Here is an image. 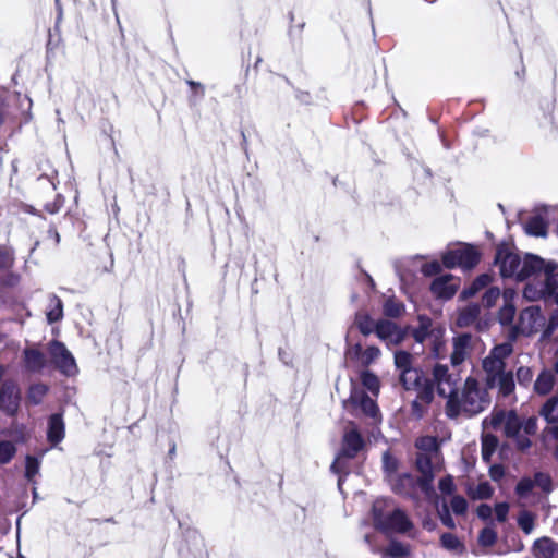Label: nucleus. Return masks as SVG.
Instances as JSON below:
<instances>
[{"label": "nucleus", "mask_w": 558, "mask_h": 558, "mask_svg": "<svg viewBox=\"0 0 558 558\" xmlns=\"http://www.w3.org/2000/svg\"><path fill=\"white\" fill-rule=\"evenodd\" d=\"M440 345H441L440 343H435V345H434V350L433 351H434V355L436 357L440 356Z\"/></svg>", "instance_id": "69168bd1"}, {"label": "nucleus", "mask_w": 558, "mask_h": 558, "mask_svg": "<svg viewBox=\"0 0 558 558\" xmlns=\"http://www.w3.org/2000/svg\"><path fill=\"white\" fill-rule=\"evenodd\" d=\"M41 460L33 456L25 458V477L28 482L35 483V477L39 474Z\"/></svg>", "instance_id": "f704fd0d"}, {"label": "nucleus", "mask_w": 558, "mask_h": 558, "mask_svg": "<svg viewBox=\"0 0 558 558\" xmlns=\"http://www.w3.org/2000/svg\"><path fill=\"white\" fill-rule=\"evenodd\" d=\"M16 448L11 441H0V463H8L15 454Z\"/></svg>", "instance_id": "37998d69"}, {"label": "nucleus", "mask_w": 558, "mask_h": 558, "mask_svg": "<svg viewBox=\"0 0 558 558\" xmlns=\"http://www.w3.org/2000/svg\"><path fill=\"white\" fill-rule=\"evenodd\" d=\"M390 483L396 493L410 495L415 487L416 481L411 474L404 473L390 478Z\"/></svg>", "instance_id": "bb28decb"}, {"label": "nucleus", "mask_w": 558, "mask_h": 558, "mask_svg": "<svg viewBox=\"0 0 558 558\" xmlns=\"http://www.w3.org/2000/svg\"><path fill=\"white\" fill-rule=\"evenodd\" d=\"M418 452L439 456L437 439L433 436H424L416 440Z\"/></svg>", "instance_id": "72a5a7b5"}, {"label": "nucleus", "mask_w": 558, "mask_h": 558, "mask_svg": "<svg viewBox=\"0 0 558 558\" xmlns=\"http://www.w3.org/2000/svg\"><path fill=\"white\" fill-rule=\"evenodd\" d=\"M421 271L426 277H432L441 271V265L437 260L426 263L422 266Z\"/></svg>", "instance_id": "5fc2aeb1"}, {"label": "nucleus", "mask_w": 558, "mask_h": 558, "mask_svg": "<svg viewBox=\"0 0 558 558\" xmlns=\"http://www.w3.org/2000/svg\"><path fill=\"white\" fill-rule=\"evenodd\" d=\"M501 292L497 287L489 288L484 295L482 296V303L485 307L490 308L496 305L497 301L500 299Z\"/></svg>", "instance_id": "79ce46f5"}, {"label": "nucleus", "mask_w": 558, "mask_h": 558, "mask_svg": "<svg viewBox=\"0 0 558 558\" xmlns=\"http://www.w3.org/2000/svg\"><path fill=\"white\" fill-rule=\"evenodd\" d=\"M539 414L549 424L558 423V396L550 397L539 410Z\"/></svg>", "instance_id": "c756f323"}, {"label": "nucleus", "mask_w": 558, "mask_h": 558, "mask_svg": "<svg viewBox=\"0 0 558 558\" xmlns=\"http://www.w3.org/2000/svg\"><path fill=\"white\" fill-rule=\"evenodd\" d=\"M450 508L452 509L453 513L462 515L468 510V502L464 497L454 495L450 501Z\"/></svg>", "instance_id": "8fccbe9b"}, {"label": "nucleus", "mask_w": 558, "mask_h": 558, "mask_svg": "<svg viewBox=\"0 0 558 558\" xmlns=\"http://www.w3.org/2000/svg\"><path fill=\"white\" fill-rule=\"evenodd\" d=\"M13 263V255L11 251L0 245V269H7L9 268Z\"/></svg>", "instance_id": "6e6d98bb"}, {"label": "nucleus", "mask_w": 558, "mask_h": 558, "mask_svg": "<svg viewBox=\"0 0 558 558\" xmlns=\"http://www.w3.org/2000/svg\"><path fill=\"white\" fill-rule=\"evenodd\" d=\"M473 351V337L470 333H461L452 339V352L450 361L457 367L466 361Z\"/></svg>", "instance_id": "2eb2a0df"}, {"label": "nucleus", "mask_w": 558, "mask_h": 558, "mask_svg": "<svg viewBox=\"0 0 558 558\" xmlns=\"http://www.w3.org/2000/svg\"><path fill=\"white\" fill-rule=\"evenodd\" d=\"M365 447V440L353 423H350L342 436L341 451L331 465L333 472H339L343 458H354Z\"/></svg>", "instance_id": "0eeeda50"}, {"label": "nucleus", "mask_w": 558, "mask_h": 558, "mask_svg": "<svg viewBox=\"0 0 558 558\" xmlns=\"http://www.w3.org/2000/svg\"><path fill=\"white\" fill-rule=\"evenodd\" d=\"M377 337L387 345H397L405 337V332L390 320H378L375 326Z\"/></svg>", "instance_id": "f3484780"}, {"label": "nucleus", "mask_w": 558, "mask_h": 558, "mask_svg": "<svg viewBox=\"0 0 558 558\" xmlns=\"http://www.w3.org/2000/svg\"><path fill=\"white\" fill-rule=\"evenodd\" d=\"M485 429H501L507 438L513 440L515 448L526 451L532 446L530 439L537 430V418L534 416L521 420L515 411L494 410L483 420Z\"/></svg>", "instance_id": "f257e3e1"}, {"label": "nucleus", "mask_w": 558, "mask_h": 558, "mask_svg": "<svg viewBox=\"0 0 558 558\" xmlns=\"http://www.w3.org/2000/svg\"><path fill=\"white\" fill-rule=\"evenodd\" d=\"M403 312V305L393 299H388L384 304V313L389 317H398Z\"/></svg>", "instance_id": "de8ad7c7"}, {"label": "nucleus", "mask_w": 558, "mask_h": 558, "mask_svg": "<svg viewBox=\"0 0 558 558\" xmlns=\"http://www.w3.org/2000/svg\"><path fill=\"white\" fill-rule=\"evenodd\" d=\"M439 456L418 452L416 456V468L421 472L420 486L423 492L428 493L432 489L434 480V465Z\"/></svg>", "instance_id": "4468645a"}, {"label": "nucleus", "mask_w": 558, "mask_h": 558, "mask_svg": "<svg viewBox=\"0 0 558 558\" xmlns=\"http://www.w3.org/2000/svg\"><path fill=\"white\" fill-rule=\"evenodd\" d=\"M495 265L499 268L501 277L529 282L533 271L539 269L541 257L533 254L521 256L508 246H499L495 255Z\"/></svg>", "instance_id": "20e7f679"}, {"label": "nucleus", "mask_w": 558, "mask_h": 558, "mask_svg": "<svg viewBox=\"0 0 558 558\" xmlns=\"http://www.w3.org/2000/svg\"><path fill=\"white\" fill-rule=\"evenodd\" d=\"M468 494L472 499H488L494 494V488L488 482H481L475 486H470Z\"/></svg>", "instance_id": "473e14b6"}, {"label": "nucleus", "mask_w": 558, "mask_h": 558, "mask_svg": "<svg viewBox=\"0 0 558 558\" xmlns=\"http://www.w3.org/2000/svg\"><path fill=\"white\" fill-rule=\"evenodd\" d=\"M546 325V318L537 305L529 306L521 311L519 320L509 333V341H514L519 333L531 336L536 333L541 327Z\"/></svg>", "instance_id": "423d86ee"}, {"label": "nucleus", "mask_w": 558, "mask_h": 558, "mask_svg": "<svg viewBox=\"0 0 558 558\" xmlns=\"http://www.w3.org/2000/svg\"><path fill=\"white\" fill-rule=\"evenodd\" d=\"M498 447V439L493 434H484L482 436V459L485 462H489L492 456L495 453Z\"/></svg>", "instance_id": "2f4dec72"}, {"label": "nucleus", "mask_w": 558, "mask_h": 558, "mask_svg": "<svg viewBox=\"0 0 558 558\" xmlns=\"http://www.w3.org/2000/svg\"><path fill=\"white\" fill-rule=\"evenodd\" d=\"M505 475V469L500 464H494L489 468V476L493 481H500Z\"/></svg>", "instance_id": "052dcab7"}, {"label": "nucleus", "mask_w": 558, "mask_h": 558, "mask_svg": "<svg viewBox=\"0 0 558 558\" xmlns=\"http://www.w3.org/2000/svg\"><path fill=\"white\" fill-rule=\"evenodd\" d=\"M24 364L29 372H40L46 365V357L37 349H25L24 352Z\"/></svg>", "instance_id": "a878e982"}, {"label": "nucleus", "mask_w": 558, "mask_h": 558, "mask_svg": "<svg viewBox=\"0 0 558 558\" xmlns=\"http://www.w3.org/2000/svg\"><path fill=\"white\" fill-rule=\"evenodd\" d=\"M48 391V387L44 384H35L28 390V400L34 404H39Z\"/></svg>", "instance_id": "ea45409f"}, {"label": "nucleus", "mask_w": 558, "mask_h": 558, "mask_svg": "<svg viewBox=\"0 0 558 558\" xmlns=\"http://www.w3.org/2000/svg\"><path fill=\"white\" fill-rule=\"evenodd\" d=\"M392 508V504L386 498H377L373 502L372 514L376 529L380 530V523L386 521V518L391 512Z\"/></svg>", "instance_id": "b1692460"}, {"label": "nucleus", "mask_w": 558, "mask_h": 558, "mask_svg": "<svg viewBox=\"0 0 558 558\" xmlns=\"http://www.w3.org/2000/svg\"><path fill=\"white\" fill-rule=\"evenodd\" d=\"M514 298H515V293L511 289H506L502 292L504 304L498 312V322L502 326H508L513 323L514 315H515Z\"/></svg>", "instance_id": "6ab92c4d"}, {"label": "nucleus", "mask_w": 558, "mask_h": 558, "mask_svg": "<svg viewBox=\"0 0 558 558\" xmlns=\"http://www.w3.org/2000/svg\"><path fill=\"white\" fill-rule=\"evenodd\" d=\"M355 324L359 330L364 335L368 336L373 331H375L376 324L367 314H357L355 318Z\"/></svg>", "instance_id": "4c0bfd02"}, {"label": "nucleus", "mask_w": 558, "mask_h": 558, "mask_svg": "<svg viewBox=\"0 0 558 558\" xmlns=\"http://www.w3.org/2000/svg\"><path fill=\"white\" fill-rule=\"evenodd\" d=\"M533 550L536 558H558V543L549 537L535 541Z\"/></svg>", "instance_id": "4be33fe9"}, {"label": "nucleus", "mask_w": 558, "mask_h": 558, "mask_svg": "<svg viewBox=\"0 0 558 558\" xmlns=\"http://www.w3.org/2000/svg\"><path fill=\"white\" fill-rule=\"evenodd\" d=\"M557 327H558V313H555L548 319L546 329L544 330V337H549Z\"/></svg>", "instance_id": "680f3d73"}, {"label": "nucleus", "mask_w": 558, "mask_h": 558, "mask_svg": "<svg viewBox=\"0 0 558 558\" xmlns=\"http://www.w3.org/2000/svg\"><path fill=\"white\" fill-rule=\"evenodd\" d=\"M348 354L356 359L361 365L367 366L380 356V350L375 345L363 349L361 344H354L349 349Z\"/></svg>", "instance_id": "aec40b11"}, {"label": "nucleus", "mask_w": 558, "mask_h": 558, "mask_svg": "<svg viewBox=\"0 0 558 558\" xmlns=\"http://www.w3.org/2000/svg\"><path fill=\"white\" fill-rule=\"evenodd\" d=\"M523 296L536 301L553 296L558 305V264L541 258L539 269H535L532 279L523 290Z\"/></svg>", "instance_id": "39448f33"}, {"label": "nucleus", "mask_w": 558, "mask_h": 558, "mask_svg": "<svg viewBox=\"0 0 558 558\" xmlns=\"http://www.w3.org/2000/svg\"><path fill=\"white\" fill-rule=\"evenodd\" d=\"M442 264L447 268H473L480 260L477 251L471 245H460L442 254Z\"/></svg>", "instance_id": "1a4fd4ad"}, {"label": "nucleus", "mask_w": 558, "mask_h": 558, "mask_svg": "<svg viewBox=\"0 0 558 558\" xmlns=\"http://www.w3.org/2000/svg\"><path fill=\"white\" fill-rule=\"evenodd\" d=\"M344 407H350L354 411L360 410L363 414L372 418H377L379 413L378 407L374 399H372L363 389L356 386L352 387L349 399L344 401Z\"/></svg>", "instance_id": "f8f14e48"}, {"label": "nucleus", "mask_w": 558, "mask_h": 558, "mask_svg": "<svg viewBox=\"0 0 558 558\" xmlns=\"http://www.w3.org/2000/svg\"><path fill=\"white\" fill-rule=\"evenodd\" d=\"M496 539L497 533L490 526L483 529L478 535V543L483 546H492L495 544Z\"/></svg>", "instance_id": "09e8293b"}, {"label": "nucleus", "mask_w": 558, "mask_h": 558, "mask_svg": "<svg viewBox=\"0 0 558 558\" xmlns=\"http://www.w3.org/2000/svg\"><path fill=\"white\" fill-rule=\"evenodd\" d=\"M534 486L538 485L544 490H549L550 488V480L547 475L543 473H536L534 476Z\"/></svg>", "instance_id": "bf43d9fd"}, {"label": "nucleus", "mask_w": 558, "mask_h": 558, "mask_svg": "<svg viewBox=\"0 0 558 558\" xmlns=\"http://www.w3.org/2000/svg\"><path fill=\"white\" fill-rule=\"evenodd\" d=\"M440 541L441 545L448 550L460 551L463 547L458 537L451 533L442 534Z\"/></svg>", "instance_id": "c03bdc74"}, {"label": "nucleus", "mask_w": 558, "mask_h": 558, "mask_svg": "<svg viewBox=\"0 0 558 558\" xmlns=\"http://www.w3.org/2000/svg\"><path fill=\"white\" fill-rule=\"evenodd\" d=\"M517 379L520 385L527 386L533 379V372L527 366H521L517 369Z\"/></svg>", "instance_id": "603ef678"}, {"label": "nucleus", "mask_w": 558, "mask_h": 558, "mask_svg": "<svg viewBox=\"0 0 558 558\" xmlns=\"http://www.w3.org/2000/svg\"><path fill=\"white\" fill-rule=\"evenodd\" d=\"M554 456H555V458L558 460V444H557V446L555 447Z\"/></svg>", "instance_id": "774afa93"}, {"label": "nucleus", "mask_w": 558, "mask_h": 558, "mask_svg": "<svg viewBox=\"0 0 558 558\" xmlns=\"http://www.w3.org/2000/svg\"><path fill=\"white\" fill-rule=\"evenodd\" d=\"M395 365L400 373H403L405 369L414 368L413 355L403 350L396 351L395 352Z\"/></svg>", "instance_id": "c9c22d12"}, {"label": "nucleus", "mask_w": 558, "mask_h": 558, "mask_svg": "<svg viewBox=\"0 0 558 558\" xmlns=\"http://www.w3.org/2000/svg\"><path fill=\"white\" fill-rule=\"evenodd\" d=\"M20 389L16 384L5 381L0 389V410L9 415H14L20 405Z\"/></svg>", "instance_id": "dca6fc26"}, {"label": "nucleus", "mask_w": 558, "mask_h": 558, "mask_svg": "<svg viewBox=\"0 0 558 558\" xmlns=\"http://www.w3.org/2000/svg\"><path fill=\"white\" fill-rule=\"evenodd\" d=\"M383 466L385 472L389 476V480L396 476L395 473L398 468V461L393 456L390 454L389 451H386L383 454Z\"/></svg>", "instance_id": "a18cd8bd"}, {"label": "nucleus", "mask_w": 558, "mask_h": 558, "mask_svg": "<svg viewBox=\"0 0 558 558\" xmlns=\"http://www.w3.org/2000/svg\"><path fill=\"white\" fill-rule=\"evenodd\" d=\"M534 487V481L530 477H523L519 481L515 487V493L520 497H526Z\"/></svg>", "instance_id": "3c124183"}, {"label": "nucleus", "mask_w": 558, "mask_h": 558, "mask_svg": "<svg viewBox=\"0 0 558 558\" xmlns=\"http://www.w3.org/2000/svg\"><path fill=\"white\" fill-rule=\"evenodd\" d=\"M361 380L365 388H367L371 392L377 395L379 391V379L378 377L371 372H363L361 374Z\"/></svg>", "instance_id": "a19ab883"}, {"label": "nucleus", "mask_w": 558, "mask_h": 558, "mask_svg": "<svg viewBox=\"0 0 558 558\" xmlns=\"http://www.w3.org/2000/svg\"><path fill=\"white\" fill-rule=\"evenodd\" d=\"M411 522L403 511L392 508L385 522L380 523V531L384 532H407Z\"/></svg>", "instance_id": "a211bd4d"}, {"label": "nucleus", "mask_w": 558, "mask_h": 558, "mask_svg": "<svg viewBox=\"0 0 558 558\" xmlns=\"http://www.w3.org/2000/svg\"><path fill=\"white\" fill-rule=\"evenodd\" d=\"M476 513H477L478 518H481L483 520H487L492 517L493 509L489 505L482 504L477 507Z\"/></svg>", "instance_id": "e2e57ef3"}, {"label": "nucleus", "mask_w": 558, "mask_h": 558, "mask_svg": "<svg viewBox=\"0 0 558 558\" xmlns=\"http://www.w3.org/2000/svg\"><path fill=\"white\" fill-rule=\"evenodd\" d=\"M432 376L429 384L433 388H436L438 395L446 398L447 401L452 399L453 395L459 390V374L450 372L447 365L436 364Z\"/></svg>", "instance_id": "6e6552de"}, {"label": "nucleus", "mask_w": 558, "mask_h": 558, "mask_svg": "<svg viewBox=\"0 0 558 558\" xmlns=\"http://www.w3.org/2000/svg\"><path fill=\"white\" fill-rule=\"evenodd\" d=\"M494 511L498 522H506L509 513V505L507 502H498L495 505Z\"/></svg>", "instance_id": "4d7b16f0"}, {"label": "nucleus", "mask_w": 558, "mask_h": 558, "mask_svg": "<svg viewBox=\"0 0 558 558\" xmlns=\"http://www.w3.org/2000/svg\"><path fill=\"white\" fill-rule=\"evenodd\" d=\"M418 322V327L413 330V338L416 342L423 343L428 338L433 337V332L430 331L432 320L428 317L420 316Z\"/></svg>", "instance_id": "7c9ffc66"}, {"label": "nucleus", "mask_w": 558, "mask_h": 558, "mask_svg": "<svg viewBox=\"0 0 558 558\" xmlns=\"http://www.w3.org/2000/svg\"><path fill=\"white\" fill-rule=\"evenodd\" d=\"M46 317L49 324L57 323L63 317V303L61 299L53 293L48 295Z\"/></svg>", "instance_id": "cd10ccee"}, {"label": "nucleus", "mask_w": 558, "mask_h": 558, "mask_svg": "<svg viewBox=\"0 0 558 558\" xmlns=\"http://www.w3.org/2000/svg\"><path fill=\"white\" fill-rule=\"evenodd\" d=\"M438 487L442 494L452 495L456 490L453 477L451 475H447V476L440 478Z\"/></svg>", "instance_id": "864d4df0"}, {"label": "nucleus", "mask_w": 558, "mask_h": 558, "mask_svg": "<svg viewBox=\"0 0 558 558\" xmlns=\"http://www.w3.org/2000/svg\"><path fill=\"white\" fill-rule=\"evenodd\" d=\"M518 525L525 533L531 534L535 526V515L526 510L519 513Z\"/></svg>", "instance_id": "e433bc0d"}, {"label": "nucleus", "mask_w": 558, "mask_h": 558, "mask_svg": "<svg viewBox=\"0 0 558 558\" xmlns=\"http://www.w3.org/2000/svg\"><path fill=\"white\" fill-rule=\"evenodd\" d=\"M49 354L56 367L65 376L77 374V365L72 353L59 341H52L49 344Z\"/></svg>", "instance_id": "9b49d317"}, {"label": "nucleus", "mask_w": 558, "mask_h": 558, "mask_svg": "<svg viewBox=\"0 0 558 558\" xmlns=\"http://www.w3.org/2000/svg\"><path fill=\"white\" fill-rule=\"evenodd\" d=\"M490 404L489 393L476 378L468 377L461 388L446 403V414L456 418L463 414L474 416Z\"/></svg>", "instance_id": "7ed1b4c3"}, {"label": "nucleus", "mask_w": 558, "mask_h": 558, "mask_svg": "<svg viewBox=\"0 0 558 558\" xmlns=\"http://www.w3.org/2000/svg\"><path fill=\"white\" fill-rule=\"evenodd\" d=\"M557 379L553 371L544 368L534 383V391L539 396L550 393L556 385Z\"/></svg>", "instance_id": "5701e85b"}, {"label": "nucleus", "mask_w": 558, "mask_h": 558, "mask_svg": "<svg viewBox=\"0 0 558 558\" xmlns=\"http://www.w3.org/2000/svg\"><path fill=\"white\" fill-rule=\"evenodd\" d=\"M512 353V342L506 341L493 347L489 353L482 360L486 387L497 388L505 398L511 396L515 388L512 371L506 369V359Z\"/></svg>", "instance_id": "f03ea898"}, {"label": "nucleus", "mask_w": 558, "mask_h": 558, "mask_svg": "<svg viewBox=\"0 0 558 558\" xmlns=\"http://www.w3.org/2000/svg\"><path fill=\"white\" fill-rule=\"evenodd\" d=\"M64 422L59 413L52 414L48 420L47 439L52 445H58L64 438Z\"/></svg>", "instance_id": "412c9836"}, {"label": "nucleus", "mask_w": 558, "mask_h": 558, "mask_svg": "<svg viewBox=\"0 0 558 558\" xmlns=\"http://www.w3.org/2000/svg\"><path fill=\"white\" fill-rule=\"evenodd\" d=\"M493 280L490 275L484 274L478 276L472 283V286L463 292L464 296H473L481 289L487 287Z\"/></svg>", "instance_id": "58836bf2"}, {"label": "nucleus", "mask_w": 558, "mask_h": 558, "mask_svg": "<svg viewBox=\"0 0 558 558\" xmlns=\"http://www.w3.org/2000/svg\"><path fill=\"white\" fill-rule=\"evenodd\" d=\"M439 517L444 525L449 529H453L456 526L454 521L449 512V508L446 504L442 505L441 510L439 511Z\"/></svg>", "instance_id": "13d9d810"}, {"label": "nucleus", "mask_w": 558, "mask_h": 558, "mask_svg": "<svg viewBox=\"0 0 558 558\" xmlns=\"http://www.w3.org/2000/svg\"><path fill=\"white\" fill-rule=\"evenodd\" d=\"M480 313L478 304H468L459 311L456 323L459 327H470L477 322Z\"/></svg>", "instance_id": "393cba45"}, {"label": "nucleus", "mask_w": 558, "mask_h": 558, "mask_svg": "<svg viewBox=\"0 0 558 558\" xmlns=\"http://www.w3.org/2000/svg\"><path fill=\"white\" fill-rule=\"evenodd\" d=\"M460 287V279L450 275H441L436 277L430 283L432 293L444 300L451 299Z\"/></svg>", "instance_id": "ddd939ff"}, {"label": "nucleus", "mask_w": 558, "mask_h": 558, "mask_svg": "<svg viewBox=\"0 0 558 558\" xmlns=\"http://www.w3.org/2000/svg\"><path fill=\"white\" fill-rule=\"evenodd\" d=\"M408 555V548L398 542H392L385 550V556L390 558H402Z\"/></svg>", "instance_id": "49530a36"}, {"label": "nucleus", "mask_w": 558, "mask_h": 558, "mask_svg": "<svg viewBox=\"0 0 558 558\" xmlns=\"http://www.w3.org/2000/svg\"><path fill=\"white\" fill-rule=\"evenodd\" d=\"M400 383L407 390L417 391L418 398L424 402H430L433 399V387L423 373L414 367L400 373Z\"/></svg>", "instance_id": "9d476101"}, {"label": "nucleus", "mask_w": 558, "mask_h": 558, "mask_svg": "<svg viewBox=\"0 0 558 558\" xmlns=\"http://www.w3.org/2000/svg\"><path fill=\"white\" fill-rule=\"evenodd\" d=\"M524 231L529 235L544 238L547 235V225L543 217L535 215L525 222Z\"/></svg>", "instance_id": "c85d7f7f"}, {"label": "nucleus", "mask_w": 558, "mask_h": 558, "mask_svg": "<svg viewBox=\"0 0 558 558\" xmlns=\"http://www.w3.org/2000/svg\"><path fill=\"white\" fill-rule=\"evenodd\" d=\"M554 373L558 376V357L556 359V361L554 362Z\"/></svg>", "instance_id": "338daca9"}, {"label": "nucleus", "mask_w": 558, "mask_h": 558, "mask_svg": "<svg viewBox=\"0 0 558 558\" xmlns=\"http://www.w3.org/2000/svg\"><path fill=\"white\" fill-rule=\"evenodd\" d=\"M187 84L192 87V88H199L201 89V95L203 96L204 95V87L201 83H197V82H194L192 80L187 81Z\"/></svg>", "instance_id": "0e129e2a"}]
</instances>
